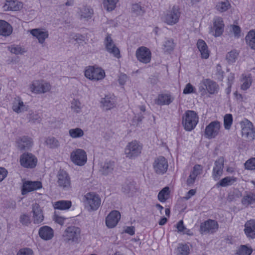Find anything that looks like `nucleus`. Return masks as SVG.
Returning a JSON list of instances; mask_svg holds the SVG:
<instances>
[{
  "label": "nucleus",
  "mask_w": 255,
  "mask_h": 255,
  "mask_svg": "<svg viewBox=\"0 0 255 255\" xmlns=\"http://www.w3.org/2000/svg\"><path fill=\"white\" fill-rule=\"evenodd\" d=\"M198 116L194 111L188 110L182 118V124L186 131H191L198 123Z\"/></svg>",
  "instance_id": "nucleus-1"
},
{
  "label": "nucleus",
  "mask_w": 255,
  "mask_h": 255,
  "mask_svg": "<svg viewBox=\"0 0 255 255\" xmlns=\"http://www.w3.org/2000/svg\"><path fill=\"white\" fill-rule=\"evenodd\" d=\"M84 206L89 211H96L101 205V200L99 196L94 192L85 194L83 199Z\"/></svg>",
  "instance_id": "nucleus-2"
},
{
  "label": "nucleus",
  "mask_w": 255,
  "mask_h": 255,
  "mask_svg": "<svg viewBox=\"0 0 255 255\" xmlns=\"http://www.w3.org/2000/svg\"><path fill=\"white\" fill-rule=\"evenodd\" d=\"M81 230L75 226H70L64 231L62 237L66 243H78L80 241Z\"/></svg>",
  "instance_id": "nucleus-3"
},
{
  "label": "nucleus",
  "mask_w": 255,
  "mask_h": 255,
  "mask_svg": "<svg viewBox=\"0 0 255 255\" xmlns=\"http://www.w3.org/2000/svg\"><path fill=\"white\" fill-rule=\"evenodd\" d=\"M142 149V145L136 140H133L128 143L125 149L126 157L129 159L134 158L139 156Z\"/></svg>",
  "instance_id": "nucleus-4"
},
{
  "label": "nucleus",
  "mask_w": 255,
  "mask_h": 255,
  "mask_svg": "<svg viewBox=\"0 0 255 255\" xmlns=\"http://www.w3.org/2000/svg\"><path fill=\"white\" fill-rule=\"evenodd\" d=\"M242 135L248 140H253L255 138V128L253 123L247 119L240 122Z\"/></svg>",
  "instance_id": "nucleus-5"
},
{
  "label": "nucleus",
  "mask_w": 255,
  "mask_h": 255,
  "mask_svg": "<svg viewBox=\"0 0 255 255\" xmlns=\"http://www.w3.org/2000/svg\"><path fill=\"white\" fill-rule=\"evenodd\" d=\"M180 14L178 6L174 5L172 8L164 13L162 20L167 24L172 25L178 22Z\"/></svg>",
  "instance_id": "nucleus-6"
},
{
  "label": "nucleus",
  "mask_w": 255,
  "mask_h": 255,
  "mask_svg": "<svg viewBox=\"0 0 255 255\" xmlns=\"http://www.w3.org/2000/svg\"><path fill=\"white\" fill-rule=\"evenodd\" d=\"M31 92L34 94H42L48 92L51 89L50 85L44 80H34L29 86Z\"/></svg>",
  "instance_id": "nucleus-7"
},
{
  "label": "nucleus",
  "mask_w": 255,
  "mask_h": 255,
  "mask_svg": "<svg viewBox=\"0 0 255 255\" xmlns=\"http://www.w3.org/2000/svg\"><path fill=\"white\" fill-rule=\"evenodd\" d=\"M85 76L91 80L98 81L103 79L105 76L104 70L99 67L89 66L85 71Z\"/></svg>",
  "instance_id": "nucleus-8"
},
{
  "label": "nucleus",
  "mask_w": 255,
  "mask_h": 255,
  "mask_svg": "<svg viewBox=\"0 0 255 255\" xmlns=\"http://www.w3.org/2000/svg\"><path fill=\"white\" fill-rule=\"evenodd\" d=\"M19 162L24 168H33L37 164V159L32 153L25 152L20 155Z\"/></svg>",
  "instance_id": "nucleus-9"
},
{
  "label": "nucleus",
  "mask_w": 255,
  "mask_h": 255,
  "mask_svg": "<svg viewBox=\"0 0 255 255\" xmlns=\"http://www.w3.org/2000/svg\"><path fill=\"white\" fill-rule=\"evenodd\" d=\"M57 182L59 187L65 191H68L71 189V179L66 171L60 170L57 175Z\"/></svg>",
  "instance_id": "nucleus-10"
},
{
  "label": "nucleus",
  "mask_w": 255,
  "mask_h": 255,
  "mask_svg": "<svg viewBox=\"0 0 255 255\" xmlns=\"http://www.w3.org/2000/svg\"><path fill=\"white\" fill-rule=\"evenodd\" d=\"M221 127L220 122L215 121L211 122L205 128L204 135L208 138H214L217 136Z\"/></svg>",
  "instance_id": "nucleus-11"
},
{
  "label": "nucleus",
  "mask_w": 255,
  "mask_h": 255,
  "mask_svg": "<svg viewBox=\"0 0 255 255\" xmlns=\"http://www.w3.org/2000/svg\"><path fill=\"white\" fill-rule=\"evenodd\" d=\"M135 55L138 61L144 64L149 63L151 59V52L149 48L145 46L138 48Z\"/></svg>",
  "instance_id": "nucleus-12"
},
{
  "label": "nucleus",
  "mask_w": 255,
  "mask_h": 255,
  "mask_svg": "<svg viewBox=\"0 0 255 255\" xmlns=\"http://www.w3.org/2000/svg\"><path fill=\"white\" fill-rule=\"evenodd\" d=\"M218 228L219 225L216 221L209 219L201 224L200 231L201 234H213Z\"/></svg>",
  "instance_id": "nucleus-13"
},
{
  "label": "nucleus",
  "mask_w": 255,
  "mask_h": 255,
  "mask_svg": "<svg viewBox=\"0 0 255 255\" xmlns=\"http://www.w3.org/2000/svg\"><path fill=\"white\" fill-rule=\"evenodd\" d=\"M213 26L211 27L210 33L215 37L221 36L224 31L225 24L223 18L219 16H216L213 19Z\"/></svg>",
  "instance_id": "nucleus-14"
},
{
  "label": "nucleus",
  "mask_w": 255,
  "mask_h": 255,
  "mask_svg": "<svg viewBox=\"0 0 255 255\" xmlns=\"http://www.w3.org/2000/svg\"><path fill=\"white\" fill-rule=\"evenodd\" d=\"M71 159L75 164L82 166L87 161V154L83 149H77L71 152Z\"/></svg>",
  "instance_id": "nucleus-15"
},
{
  "label": "nucleus",
  "mask_w": 255,
  "mask_h": 255,
  "mask_svg": "<svg viewBox=\"0 0 255 255\" xmlns=\"http://www.w3.org/2000/svg\"><path fill=\"white\" fill-rule=\"evenodd\" d=\"M153 166L154 171L157 174H163L166 172L168 165L164 157L159 156L155 159Z\"/></svg>",
  "instance_id": "nucleus-16"
},
{
  "label": "nucleus",
  "mask_w": 255,
  "mask_h": 255,
  "mask_svg": "<svg viewBox=\"0 0 255 255\" xmlns=\"http://www.w3.org/2000/svg\"><path fill=\"white\" fill-rule=\"evenodd\" d=\"M104 44L107 51L113 54L115 57L119 58L121 57L120 50L115 44L111 35L108 34L105 39Z\"/></svg>",
  "instance_id": "nucleus-17"
},
{
  "label": "nucleus",
  "mask_w": 255,
  "mask_h": 255,
  "mask_svg": "<svg viewBox=\"0 0 255 255\" xmlns=\"http://www.w3.org/2000/svg\"><path fill=\"white\" fill-rule=\"evenodd\" d=\"M205 87H199V90L200 91L202 90L204 92H206V90L211 94H214L217 93L218 90L219 89V86L218 84L213 80L210 79H203L201 82Z\"/></svg>",
  "instance_id": "nucleus-18"
},
{
  "label": "nucleus",
  "mask_w": 255,
  "mask_h": 255,
  "mask_svg": "<svg viewBox=\"0 0 255 255\" xmlns=\"http://www.w3.org/2000/svg\"><path fill=\"white\" fill-rule=\"evenodd\" d=\"M224 159L223 157H220L216 160L213 169L212 176L216 181L219 180L223 174Z\"/></svg>",
  "instance_id": "nucleus-19"
},
{
  "label": "nucleus",
  "mask_w": 255,
  "mask_h": 255,
  "mask_svg": "<svg viewBox=\"0 0 255 255\" xmlns=\"http://www.w3.org/2000/svg\"><path fill=\"white\" fill-rule=\"evenodd\" d=\"M32 213L34 224H39L43 222L44 216L42 210L39 204L34 203L32 205Z\"/></svg>",
  "instance_id": "nucleus-20"
},
{
  "label": "nucleus",
  "mask_w": 255,
  "mask_h": 255,
  "mask_svg": "<svg viewBox=\"0 0 255 255\" xmlns=\"http://www.w3.org/2000/svg\"><path fill=\"white\" fill-rule=\"evenodd\" d=\"M42 188V184L40 181H25L23 183L21 190L22 195H25L28 192L36 190Z\"/></svg>",
  "instance_id": "nucleus-21"
},
{
  "label": "nucleus",
  "mask_w": 255,
  "mask_h": 255,
  "mask_svg": "<svg viewBox=\"0 0 255 255\" xmlns=\"http://www.w3.org/2000/svg\"><path fill=\"white\" fill-rule=\"evenodd\" d=\"M121 218V214L118 211H112L106 219V224L108 228H112L115 227Z\"/></svg>",
  "instance_id": "nucleus-22"
},
{
  "label": "nucleus",
  "mask_w": 255,
  "mask_h": 255,
  "mask_svg": "<svg viewBox=\"0 0 255 255\" xmlns=\"http://www.w3.org/2000/svg\"><path fill=\"white\" fill-rule=\"evenodd\" d=\"M174 100V97L169 93L159 94L155 99V103L157 105H169Z\"/></svg>",
  "instance_id": "nucleus-23"
},
{
  "label": "nucleus",
  "mask_w": 255,
  "mask_h": 255,
  "mask_svg": "<svg viewBox=\"0 0 255 255\" xmlns=\"http://www.w3.org/2000/svg\"><path fill=\"white\" fill-rule=\"evenodd\" d=\"M38 235L41 239L49 241L54 237V231L51 227L44 226L39 229Z\"/></svg>",
  "instance_id": "nucleus-24"
},
{
  "label": "nucleus",
  "mask_w": 255,
  "mask_h": 255,
  "mask_svg": "<svg viewBox=\"0 0 255 255\" xmlns=\"http://www.w3.org/2000/svg\"><path fill=\"white\" fill-rule=\"evenodd\" d=\"M244 232L248 238L255 239V220H251L245 223Z\"/></svg>",
  "instance_id": "nucleus-25"
},
{
  "label": "nucleus",
  "mask_w": 255,
  "mask_h": 255,
  "mask_svg": "<svg viewBox=\"0 0 255 255\" xmlns=\"http://www.w3.org/2000/svg\"><path fill=\"white\" fill-rule=\"evenodd\" d=\"M30 33L33 36L35 37L39 43L42 44L44 42L45 39L48 37V32L47 31H43L39 28L33 29L30 30Z\"/></svg>",
  "instance_id": "nucleus-26"
},
{
  "label": "nucleus",
  "mask_w": 255,
  "mask_h": 255,
  "mask_svg": "<svg viewBox=\"0 0 255 255\" xmlns=\"http://www.w3.org/2000/svg\"><path fill=\"white\" fill-rule=\"evenodd\" d=\"M18 148L20 150L29 149L32 145L31 138L27 136L20 137L17 140Z\"/></svg>",
  "instance_id": "nucleus-27"
},
{
  "label": "nucleus",
  "mask_w": 255,
  "mask_h": 255,
  "mask_svg": "<svg viewBox=\"0 0 255 255\" xmlns=\"http://www.w3.org/2000/svg\"><path fill=\"white\" fill-rule=\"evenodd\" d=\"M115 167L114 161L106 160L102 165L100 171L105 175H108L113 173Z\"/></svg>",
  "instance_id": "nucleus-28"
},
{
  "label": "nucleus",
  "mask_w": 255,
  "mask_h": 255,
  "mask_svg": "<svg viewBox=\"0 0 255 255\" xmlns=\"http://www.w3.org/2000/svg\"><path fill=\"white\" fill-rule=\"evenodd\" d=\"M12 28L11 25L4 20H0V35L7 36L11 34Z\"/></svg>",
  "instance_id": "nucleus-29"
},
{
  "label": "nucleus",
  "mask_w": 255,
  "mask_h": 255,
  "mask_svg": "<svg viewBox=\"0 0 255 255\" xmlns=\"http://www.w3.org/2000/svg\"><path fill=\"white\" fill-rule=\"evenodd\" d=\"M197 46L201 53L202 58L207 59L209 56V52L205 42L202 39H199L197 42Z\"/></svg>",
  "instance_id": "nucleus-30"
},
{
  "label": "nucleus",
  "mask_w": 255,
  "mask_h": 255,
  "mask_svg": "<svg viewBox=\"0 0 255 255\" xmlns=\"http://www.w3.org/2000/svg\"><path fill=\"white\" fill-rule=\"evenodd\" d=\"M242 204L246 207L255 203V193L252 192H246L242 201Z\"/></svg>",
  "instance_id": "nucleus-31"
},
{
  "label": "nucleus",
  "mask_w": 255,
  "mask_h": 255,
  "mask_svg": "<svg viewBox=\"0 0 255 255\" xmlns=\"http://www.w3.org/2000/svg\"><path fill=\"white\" fill-rule=\"evenodd\" d=\"M101 102L106 110H111L115 106V100L113 96H106L101 99Z\"/></svg>",
  "instance_id": "nucleus-32"
},
{
  "label": "nucleus",
  "mask_w": 255,
  "mask_h": 255,
  "mask_svg": "<svg viewBox=\"0 0 255 255\" xmlns=\"http://www.w3.org/2000/svg\"><path fill=\"white\" fill-rule=\"evenodd\" d=\"M53 206L55 209L68 210L71 207L72 202L69 200H60L54 202Z\"/></svg>",
  "instance_id": "nucleus-33"
},
{
  "label": "nucleus",
  "mask_w": 255,
  "mask_h": 255,
  "mask_svg": "<svg viewBox=\"0 0 255 255\" xmlns=\"http://www.w3.org/2000/svg\"><path fill=\"white\" fill-rule=\"evenodd\" d=\"M22 6V3L17 0H6L4 5V7H6L7 10L12 11L19 10Z\"/></svg>",
  "instance_id": "nucleus-34"
},
{
  "label": "nucleus",
  "mask_w": 255,
  "mask_h": 255,
  "mask_svg": "<svg viewBox=\"0 0 255 255\" xmlns=\"http://www.w3.org/2000/svg\"><path fill=\"white\" fill-rule=\"evenodd\" d=\"M247 44L252 49H255V30H251L245 37Z\"/></svg>",
  "instance_id": "nucleus-35"
},
{
  "label": "nucleus",
  "mask_w": 255,
  "mask_h": 255,
  "mask_svg": "<svg viewBox=\"0 0 255 255\" xmlns=\"http://www.w3.org/2000/svg\"><path fill=\"white\" fill-rule=\"evenodd\" d=\"M12 109L13 111L17 113L26 111V108L24 105L23 102L19 98L15 99L13 102Z\"/></svg>",
  "instance_id": "nucleus-36"
},
{
  "label": "nucleus",
  "mask_w": 255,
  "mask_h": 255,
  "mask_svg": "<svg viewBox=\"0 0 255 255\" xmlns=\"http://www.w3.org/2000/svg\"><path fill=\"white\" fill-rule=\"evenodd\" d=\"M237 181V178L233 176H227L223 178L216 184L217 187H226L232 185Z\"/></svg>",
  "instance_id": "nucleus-37"
},
{
  "label": "nucleus",
  "mask_w": 255,
  "mask_h": 255,
  "mask_svg": "<svg viewBox=\"0 0 255 255\" xmlns=\"http://www.w3.org/2000/svg\"><path fill=\"white\" fill-rule=\"evenodd\" d=\"M79 14L81 19L88 20L91 18L93 14V10L90 7L85 6L81 9Z\"/></svg>",
  "instance_id": "nucleus-38"
},
{
  "label": "nucleus",
  "mask_w": 255,
  "mask_h": 255,
  "mask_svg": "<svg viewBox=\"0 0 255 255\" xmlns=\"http://www.w3.org/2000/svg\"><path fill=\"white\" fill-rule=\"evenodd\" d=\"M135 190L134 184L131 182H126L122 187L123 192L129 195H131Z\"/></svg>",
  "instance_id": "nucleus-39"
},
{
  "label": "nucleus",
  "mask_w": 255,
  "mask_h": 255,
  "mask_svg": "<svg viewBox=\"0 0 255 255\" xmlns=\"http://www.w3.org/2000/svg\"><path fill=\"white\" fill-rule=\"evenodd\" d=\"M119 0H103L104 8L108 11H112L115 9Z\"/></svg>",
  "instance_id": "nucleus-40"
},
{
  "label": "nucleus",
  "mask_w": 255,
  "mask_h": 255,
  "mask_svg": "<svg viewBox=\"0 0 255 255\" xmlns=\"http://www.w3.org/2000/svg\"><path fill=\"white\" fill-rule=\"evenodd\" d=\"M189 253L190 248L186 244H179L176 250V255H189Z\"/></svg>",
  "instance_id": "nucleus-41"
},
{
  "label": "nucleus",
  "mask_w": 255,
  "mask_h": 255,
  "mask_svg": "<svg viewBox=\"0 0 255 255\" xmlns=\"http://www.w3.org/2000/svg\"><path fill=\"white\" fill-rule=\"evenodd\" d=\"M70 136L73 138H80L83 136L84 131L80 128H72L69 130Z\"/></svg>",
  "instance_id": "nucleus-42"
},
{
  "label": "nucleus",
  "mask_w": 255,
  "mask_h": 255,
  "mask_svg": "<svg viewBox=\"0 0 255 255\" xmlns=\"http://www.w3.org/2000/svg\"><path fill=\"white\" fill-rule=\"evenodd\" d=\"M230 6L231 5L229 1L225 0L219 2L216 5V8L220 12H223L227 11Z\"/></svg>",
  "instance_id": "nucleus-43"
},
{
  "label": "nucleus",
  "mask_w": 255,
  "mask_h": 255,
  "mask_svg": "<svg viewBox=\"0 0 255 255\" xmlns=\"http://www.w3.org/2000/svg\"><path fill=\"white\" fill-rule=\"evenodd\" d=\"M29 122L34 123H39L41 120V117L39 114L36 112L30 111L27 116Z\"/></svg>",
  "instance_id": "nucleus-44"
},
{
  "label": "nucleus",
  "mask_w": 255,
  "mask_h": 255,
  "mask_svg": "<svg viewBox=\"0 0 255 255\" xmlns=\"http://www.w3.org/2000/svg\"><path fill=\"white\" fill-rule=\"evenodd\" d=\"M169 194V188L168 187H164L158 194V199L161 202H165L168 198Z\"/></svg>",
  "instance_id": "nucleus-45"
},
{
  "label": "nucleus",
  "mask_w": 255,
  "mask_h": 255,
  "mask_svg": "<svg viewBox=\"0 0 255 255\" xmlns=\"http://www.w3.org/2000/svg\"><path fill=\"white\" fill-rule=\"evenodd\" d=\"M45 143L51 148H56L59 145V141L54 137H48L46 139Z\"/></svg>",
  "instance_id": "nucleus-46"
},
{
  "label": "nucleus",
  "mask_w": 255,
  "mask_h": 255,
  "mask_svg": "<svg viewBox=\"0 0 255 255\" xmlns=\"http://www.w3.org/2000/svg\"><path fill=\"white\" fill-rule=\"evenodd\" d=\"M233 124V117L230 114H226L224 118V125L226 129H230Z\"/></svg>",
  "instance_id": "nucleus-47"
},
{
  "label": "nucleus",
  "mask_w": 255,
  "mask_h": 255,
  "mask_svg": "<svg viewBox=\"0 0 255 255\" xmlns=\"http://www.w3.org/2000/svg\"><path fill=\"white\" fill-rule=\"evenodd\" d=\"M252 250L246 246L242 245L238 249L237 252V255H250L252 253Z\"/></svg>",
  "instance_id": "nucleus-48"
},
{
  "label": "nucleus",
  "mask_w": 255,
  "mask_h": 255,
  "mask_svg": "<svg viewBox=\"0 0 255 255\" xmlns=\"http://www.w3.org/2000/svg\"><path fill=\"white\" fill-rule=\"evenodd\" d=\"M131 11L137 15H142L144 13V10L138 3L132 4Z\"/></svg>",
  "instance_id": "nucleus-49"
},
{
  "label": "nucleus",
  "mask_w": 255,
  "mask_h": 255,
  "mask_svg": "<svg viewBox=\"0 0 255 255\" xmlns=\"http://www.w3.org/2000/svg\"><path fill=\"white\" fill-rule=\"evenodd\" d=\"M238 56V53L236 50H232L228 52L226 55V59L229 63H232L236 61Z\"/></svg>",
  "instance_id": "nucleus-50"
},
{
  "label": "nucleus",
  "mask_w": 255,
  "mask_h": 255,
  "mask_svg": "<svg viewBox=\"0 0 255 255\" xmlns=\"http://www.w3.org/2000/svg\"><path fill=\"white\" fill-rule=\"evenodd\" d=\"M71 108L76 113H79L81 110V104L79 100L74 99L71 102Z\"/></svg>",
  "instance_id": "nucleus-51"
},
{
  "label": "nucleus",
  "mask_w": 255,
  "mask_h": 255,
  "mask_svg": "<svg viewBox=\"0 0 255 255\" xmlns=\"http://www.w3.org/2000/svg\"><path fill=\"white\" fill-rule=\"evenodd\" d=\"M10 51L13 54L16 55L22 54L25 52V50L24 48H22L19 45H13L11 47H9Z\"/></svg>",
  "instance_id": "nucleus-52"
},
{
  "label": "nucleus",
  "mask_w": 255,
  "mask_h": 255,
  "mask_svg": "<svg viewBox=\"0 0 255 255\" xmlns=\"http://www.w3.org/2000/svg\"><path fill=\"white\" fill-rule=\"evenodd\" d=\"M242 84L241 85V89L244 90L249 89L251 85L252 79L250 77H247L245 76L242 80Z\"/></svg>",
  "instance_id": "nucleus-53"
},
{
  "label": "nucleus",
  "mask_w": 255,
  "mask_h": 255,
  "mask_svg": "<svg viewBox=\"0 0 255 255\" xmlns=\"http://www.w3.org/2000/svg\"><path fill=\"white\" fill-rule=\"evenodd\" d=\"M19 222L24 226H28L30 223V216L26 214L21 215L19 218Z\"/></svg>",
  "instance_id": "nucleus-54"
},
{
  "label": "nucleus",
  "mask_w": 255,
  "mask_h": 255,
  "mask_svg": "<svg viewBox=\"0 0 255 255\" xmlns=\"http://www.w3.org/2000/svg\"><path fill=\"white\" fill-rule=\"evenodd\" d=\"M245 167L248 170H255V157L248 160L245 163Z\"/></svg>",
  "instance_id": "nucleus-55"
},
{
  "label": "nucleus",
  "mask_w": 255,
  "mask_h": 255,
  "mask_svg": "<svg viewBox=\"0 0 255 255\" xmlns=\"http://www.w3.org/2000/svg\"><path fill=\"white\" fill-rule=\"evenodd\" d=\"M164 46V49L166 51H171L174 47V44L173 40L171 39H168L165 41Z\"/></svg>",
  "instance_id": "nucleus-56"
},
{
  "label": "nucleus",
  "mask_w": 255,
  "mask_h": 255,
  "mask_svg": "<svg viewBox=\"0 0 255 255\" xmlns=\"http://www.w3.org/2000/svg\"><path fill=\"white\" fill-rule=\"evenodd\" d=\"M16 255H34V253L31 249L24 248L20 249Z\"/></svg>",
  "instance_id": "nucleus-57"
},
{
  "label": "nucleus",
  "mask_w": 255,
  "mask_h": 255,
  "mask_svg": "<svg viewBox=\"0 0 255 255\" xmlns=\"http://www.w3.org/2000/svg\"><path fill=\"white\" fill-rule=\"evenodd\" d=\"M224 72L222 70L221 66L220 64L217 65L216 67V76L218 80L222 81L224 77Z\"/></svg>",
  "instance_id": "nucleus-58"
},
{
  "label": "nucleus",
  "mask_w": 255,
  "mask_h": 255,
  "mask_svg": "<svg viewBox=\"0 0 255 255\" xmlns=\"http://www.w3.org/2000/svg\"><path fill=\"white\" fill-rule=\"evenodd\" d=\"M202 166L200 165L196 164L194 166L193 171L191 173L197 177L198 175L202 173Z\"/></svg>",
  "instance_id": "nucleus-59"
},
{
  "label": "nucleus",
  "mask_w": 255,
  "mask_h": 255,
  "mask_svg": "<svg viewBox=\"0 0 255 255\" xmlns=\"http://www.w3.org/2000/svg\"><path fill=\"white\" fill-rule=\"evenodd\" d=\"M195 92V88L190 84L188 83L183 90V94H188Z\"/></svg>",
  "instance_id": "nucleus-60"
},
{
  "label": "nucleus",
  "mask_w": 255,
  "mask_h": 255,
  "mask_svg": "<svg viewBox=\"0 0 255 255\" xmlns=\"http://www.w3.org/2000/svg\"><path fill=\"white\" fill-rule=\"evenodd\" d=\"M65 219V218L59 216L58 215L56 214V212H55L54 220L55 222L60 224V225H63L64 223V221Z\"/></svg>",
  "instance_id": "nucleus-61"
},
{
  "label": "nucleus",
  "mask_w": 255,
  "mask_h": 255,
  "mask_svg": "<svg viewBox=\"0 0 255 255\" xmlns=\"http://www.w3.org/2000/svg\"><path fill=\"white\" fill-rule=\"evenodd\" d=\"M196 179V177L190 173L187 180V184L188 186H191L194 184Z\"/></svg>",
  "instance_id": "nucleus-62"
},
{
  "label": "nucleus",
  "mask_w": 255,
  "mask_h": 255,
  "mask_svg": "<svg viewBox=\"0 0 255 255\" xmlns=\"http://www.w3.org/2000/svg\"><path fill=\"white\" fill-rule=\"evenodd\" d=\"M196 193V190L195 189H191L186 193L185 196L184 197V198L186 200H188L189 199H190L192 196L195 195Z\"/></svg>",
  "instance_id": "nucleus-63"
},
{
  "label": "nucleus",
  "mask_w": 255,
  "mask_h": 255,
  "mask_svg": "<svg viewBox=\"0 0 255 255\" xmlns=\"http://www.w3.org/2000/svg\"><path fill=\"white\" fill-rule=\"evenodd\" d=\"M128 79L127 76L126 74H121L119 79V82L120 85H124Z\"/></svg>",
  "instance_id": "nucleus-64"
}]
</instances>
